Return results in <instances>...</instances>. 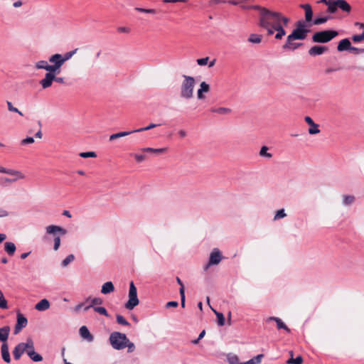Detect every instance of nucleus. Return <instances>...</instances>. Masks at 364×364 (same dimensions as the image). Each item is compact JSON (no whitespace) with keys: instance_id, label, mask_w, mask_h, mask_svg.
Segmentation results:
<instances>
[{"instance_id":"obj_59","label":"nucleus","mask_w":364,"mask_h":364,"mask_svg":"<svg viewBox=\"0 0 364 364\" xmlns=\"http://www.w3.org/2000/svg\"><path fill=\"white\" fill-rule=\"evenodd\" d=\"M34 142V139L33 137H31V136H28L26 137V139H23L21 142V144L22 145H26V144H32Z\"/></svg>"},{"instance_id":"obj_37","label":"nucleus","mask_w":364,"mask_h":364,"mask_svg":"<svg viewBox=\"0 0 364 364\" xmlns=\"http://www.w3.org/2000/svg\"><path fill=\"white\" fill-rule=\"evenodd\" d=\"M28 355L34 362H40L43 360V357L40 354L35 352V350L28 352Z\"/></svg>"},{"instance_id":"obj_13","label":"nucleus","mask_w":364,"mask_h":364,"mask_svg":"<svg viewBox=\"0 0 364 364\" xmlns=\"http://www.w3.org/2000/svg\"><path fill=\"white\" fill-rule=\"evenodd\" d=\"M274 321L277 323V327L278 329H284L286 332L290 333L291 330L287 327V326L282 321L281 318L274 316H270L267 318L266 321L269 322Z\"/></svg>"},{"instance_id":"obj_28","label":"nucleus","mask_w":364,"mask_h":364,"mask_svg":"<svg viewBox=\"0 0 364 364\" xmlns=\"http://www.w3.org/2000/svg\"><path fill=\"white\" fill-rule=\"evenodd\" d=\"M142 151L152 153L155 154H161L167 151V148L154 149L151 147L143 148L141 149Z\"/></svg>"},{"instance_id":"obj_25","label":"nucleus","mask_w":364,"mask_h":364,"mask_svg":"<svg viewBox=\"0 0 364 364\" xmlns=\"http://www.w3.org/2000/svg\"><path fill=\"white\" fill-rule=\"evenodd\" d=\"M114 291V287L112 282H107L103 284L101 289V293L103 294H107Z\"/></svg>"},{"instance_id":"obj_41","label":"nucleus","mask_w":364,"mask_h":364,"mask_svg":"<svg viewBox=\"0 0 364 364\" xmlns=\"http://www.w3.org/2000/svg\"><path fill=\"white\" fill-rule=\"evenodd\" d=\"M75 259V256L73 254L68 255L62 262V267H67L70 262Z\"/></svg>"},{"instance_id":"obj_22","label":"nucleus","mask_w":364,"mask_h":364,"mask_svg":"<svg viewBox=\"0 0 364 364\" xmlns=\"http://www.w3.org/2000/svg\"><path fill=\"white\" fill-rule=\"evenodd\" d=\"M350 47H351V43H350L349 39L344 38L339 42L338 46H337V50L338 51H343V50H350Z\"/></svg>"},{"instance_id":"obj_57","label":"nucleus","mask_w":364,"mask_h":364,"mask_svg":"<svg viewBox=\"0 0 364 364\" xmlns=\"http://www.w3.org/2000/svg\"><path fill=\"white\" fill-rule=\"evenodd\" d=\"M352 39L355 43L360 42L361 41L364 40V34L362 33L359 35H354L353 36Z\"/></svg>"},{"instance_id":"obj_10","label":"nucleus","mask_w":364,"mask_h":364,"mask_svg":"<svg viewBox=\"0 0 364 364\" xmlns=\"http://www.w3.org/2000/svg\"><path fill=\"white\" fill-rule=\"evenodd\" d=\"M27 318L21 313L17 314V321L14 328V334H18L23 328L27 326Z\"/></svg>"},{"instance_id":"obj_61","label":"nucleus","mask_w":364,"mask_h":364,"mask_svg":"<svg viewBox=\"0 0 364 364\" xmlns=\"http://www.w3.org/2000/svg\"><path fill=\"white\" fill-rule=\"evenodd\" d=\"M350 50L354 53L355 54H360L361 53H363L364 48H358L351 46Z\"/></svg>"},{"instance_id":"obj_55","label":"nucleus","mask_w":364,"mask_h":364,"mask_svg":"<svg viewBox=\"0 0 364 364\" xmlns=\"http://www.w3.org/2000/svg\"><path fill=\"white\" fill-rule=\"evenodd\" d=\"M135 10H136L139 12L146 13V14H156V11L154 9H143V8L136 7V8H135Z\"/></svg>"},{"instance_id":"obj_18","label":"nucleus","mask_w":364,"mask_h":364,"mask_svg":"<svg viewBox=\"0 0 364 364\" xmlns=\"http://www.w3.org/2000/svg\"><path fill=\"white\" fill-rule=\"evenodd\" d=\"M295 39H289V35L287 38L286 43L282 46L284 50H294L302 44L299 43H293Z\"/></svg>"},{"instance_id":"obj_4","label":"nucleus","mask_w":364,"mask_h":364,"mask_svg":"<svg viewBox=\"0 0 364 364\" xmlns=\"http://www.w3.org/2000/svg\"><path fill=\"white\" fill-rule=\"evenodd\" d=\"M308 26L304 21H298L296 23V28L289 34V39L304 40L309 32Z\"/></svg>"},{"instance_id":"obj_1","label":"nucleus","mask_w":364,"mask_h":364,"mask_svg":"<svg viewBox=\"0 0 364 364\" xmlns=\"http://www.w3.org/2000/svg\"><path fill=\"white\" fill-rule=\"evenodd\" d=\"M255 8L259 11V25L267 31L268 36H272L274 33V28L278 25L283 23L284 26H287L289 22V18L284 16L279 12L272 11L259 6H256Z\"/></svg>"},{"instance_id":"obj_46","label":"nucleus","mask_w":364,"mask_h":364,"mask_svg":"<svg viewBox=\"0 0 364 364\" xmlns=\"http://www.w3.org/2000/svg\"><path fill=\"white\" fill-rule=\"evenodd\" d=\"M337 11V5H336V1H328V11L331 14H333Z\"/></svg>"},{"instance_id":"obj_49","label":"nucleus","mask_w":364,"mask_h":364,"mask_svg":"<svg viewBox=\"0 0 364 364\" xmlns=\"http://www.w3.org/2000/svg\"><path fill=\"white\" fill-rule=\"evenodd\" d=\"M94 311L101 315H104L105 316H109V314L107 313V311L105 307L102 306H96L94 307Z\"/></svg>"},{"instance_id":"obj_44","label":"nucleus","mask_w":364,"mask_h":364,"mask_svg":"<svg viewBox=\"0 0 364 364\" xmlns=\"http://www.w3.org/2000/svg\"><path fill=\"white\" fill-rule=\"evenodd\" d=\"M127 347V352L132 353L135 350V345L134 343L131 342L129 339L127 338V341H126V343L124 344V348Z\"/></svg>"},{"instance_id":"obj_56","label":"nucleus","mask_w":364,"mask_h":364,"mask_svg":"<svg viewBox=\"0 0 364 364\" xmlns=\"http://www.w3.org/2000/svg\"><path fill=\"white\" fill-rule=\"evenodd\" d=\"M208 60H209L208 57L199 58L197 60V63L198 65L203 66V65H206L208 64Z\"/></svg>"},{"instance_id":"obj_27","label":"nucleus","mask_w":364,"mask_h":364,"mask_svg":"<svg viewBox=\"0 0 364 364\" xmlns=\"http://www.w3.org/2000/svg\"><path fill=\"white\" fill-rule=\"evenodd\" d=\"M284 26H284L283 23H281L280 25H278L277 28H274V32H277L274 38L277 40L282 39L286 35V31L284 28Z\"/></svg>"},{"instance_id":"obj_21","label":"nucleus","mask_w":364,"mask_h":364,"mask_svg":"<svg viewBox=\"0 0 364 364\" xmlns=\"http://www.w3.org/2000/svg\"><path fill=\"white\" fill-rule=\"evenodd\" d=\"M336 5H337V9H340L348 13L350 11L351 7L346 0H336Z\"/></svg>"},{"instance_id":"obj_6","label":"nucleus","mask_w":364,"mask_h":364,"mask_svg":"<svg viewBox=\"0 0 364 364\" xmlns=\"http://www.w3.org/2000/svg\"><path fill=\"white\" fill-rule=\"evenodd\" d=\"M338 32L336 31H322L316 32L312 36V41L314 43H328L333 38L338 36Z\"/></svg>"},{"instance_id":"obj_50","label":"nucleus","mask_w":364,"mask_h":364,"mask_svg":"<svg viewBox=\"0 0 364 364\" xmlns=\"http://www.w3.org/2000/svg\"><path fill=\"white\" fill-rule=\"evenodd\" d=\"M330 18L329 16H323L320 18H316L314 20V24L320 25L326 23Z\"/></svg>"},{"instance_id":"obj_20","label":"nucleus","mask_w":364,"mask_h":364,"mask_svg":"<svg viewBox=\"0 0 364 364\" xmlns=\"http://www.w3.org/2000/svg\"><path fill=\"white\" fill-rule=\"evenodd\" d=\"M1 357L4 362L9 363L11 362V357L9 350V346L6 343H4L1 347Z\"/></svg>"},{"instance_id":"obj_52","label":"nucleus","mask_w":364,"mask_h":364,"mask_svg":"<svg viewBox=\"0 0 364 364\" xmlns=\"http://www.w3.org/2000/svg\"><path fill=\"white\" fill-rule=\"evenodd\" d=\"M286 215H286L284 209L279 210L275 213L274 220H279L281 218H284V217H286Z\"/></svg>"},{"instance_id":"obj_5","label":"nucleus","mask_w":364,"mask_h":364,"mask_svg":"<svg viewBox=\"0 0 364 364\" xmlns=\"http://www.w3.org/2000/svg\"><path fill=\"white\" fill-rule=\"evenodd\" d=\"M126 341H127L126 334L120 332L114 331L109 336L110 344L116 350L124 349Z\"/></svg>"},{"instance_id":"obj_16","label":"nucleus","mask_w":364,"mask_h":364,"mask_svg":"<svg viewBox=\"0 0 364 364\" xmlns=\"http://www.w3.org/2000/svg\"><path fill=\"white\" fill-rule=\"evenodd\" d=\"M300 7L304 9L305 11V21L306 23H309L312 21L313 18V11L310 4H301Z\"/></svg>"},{"instance_id":"obj_62","label":"nucleus","mask_w":364,"mask_h":364,"mask_svg":"<svg viewBox=\"0 0 364 364\" xmlns=\"http://www.w3.org/2000/svg\"><path fill=\"white\" fill-rule=\"evenodd\" d=\"M180 296H181V306L184 307L185 306L186 297H185V291H183V289H181L180 291Z\"/></svg>"},{"instance_id":"obj_14","label":"nucleus","mask_w":364,"mask_h":364,"mask_svg":"<svg viewBox=\"0 0 364 364\" xmlns=\"http://www.w3.org/2000/svg\"><path fill=\"white\" fill-rule=\"evenodd\" d=\"M328 50V48L323 46H314L309 50V54L311 56L322 55Z\"/></svg>"},{"instance_id":"obj_39","label":"nucleus","mask_w":364,"mask_h":364,"mask_svg":"<svg viewBox=\"0 0 364 364\" xmlns=\"http://www.w3.org/2000/svg\"><path fill=\"white\" fill-rule=\"evenodd\" d=\"M269 148L266 146H263L259 151V155L262 157H266L270 159L272 157V154L268 152Z\"/></svg>"},{"instance_id":"obj_15","label":"nucleus","mask_w":364,"mask_h":364,"mask_svg":"<svg viewBox=\"0 0 364 364\" xmlns=\"http://www.w3.org/2000/svg\"><path fill=\"white\" fill-rule=\"evenodd\" d=\"M79 333L80 336L88 342H92L94 340L93 336L85 326H82L80 328Z\"/></svg>"},{"instance_id":"obj_33","label":"nucleus","mask_w":364,"mask_h":364,"mask_svg":"<svg viewBox=\"0 0 364 364\" xmlns=\"http://www.w3.org/2000/svg\"><path fill=\"white\" fill-rule=\"evenodd\" d=\"M132 133H136V132H134V130H132L130 132H118L116 134H113L110 135L109 140L113 141V140L119 139L120 137L128 136Z\"/></svg>"},{"instance_id":"obj_29","label":"nucleus","mask_w":364,"mask_h":364,"mask_svg":"<svg viewBox=\"0 0 364 364\" xmlns=\"http://www.w3.org/2000/svg\"><path fill=\"white\" fill-rule=\"evenodd\" d=\"M262 36L261 34L251 33L247 41L253 44H259L262 42Z\"/></svg>"},{"instance_id":"obj_48","label":"nucleus","mask_w":364,"mask_h":364,"mask_svg":"<svg viewBox=\"0 0 364 364\" xmlns=\"http://www.w3.org/2000/svg\"><path fill=\"white\" fill-rule=\"evenodd\" d=\"M117 322L123 326H129V323L122 315L117 314L116 316Z\"/></svg>"},{"instance_id":"obj_53","label":"nucleus","mask_w":364,"mask_h":364,"mask_svg":"<svg viewBox=\"0 0 364 364\" xmlns=\"http://www.w3.org/2000/svg\"><path fill=\"white\" fill-rule=\"evenodd\" d=\"M158 126H159V124H150L149 126H147L146 127H142V128H140V129H134V132H135L136 133V132H144V131H148V130H150V129H151L153 128H155V127H156Z\"/></svg>"},{"instance_id":"obj_58","label":"nucleus","mask_w":364,"mask_h":364,"mask_svg":"<svg viewBox=\"0 0 364 364\" xmlns=\"http://www.w3.org/2000/svg\"><path fill=\"white\" fill-rule=\"evenodd\" d=\"M132 155L134 157L135 160L139 163L142 162L145 160V156L143 154H134Z\"/></svg>"},{"instance_id":"obj_36","label":"nucleus","mask_w":364,"mask_h":364,"mask_svg":"<svg viewBox=\"0 0 364 364\" xmlns=\"http://www.w3.org/2000/svg\"><path fill=\"white\" fill-rule=\"evenodd\" d=\"M355 197L351 195H344L343 196V203L345 205H350L355 202Z\"/></svg>"},{"instance_id":"obj_12","label":"nucleus","mask_w":364,"mask_h":364,"mask_svg":"<svg viewBox=\"0 0 364 364\" xmlns=\"http://www.w3.org/2000/svg\"><path fill=\"white\" fill-rule=\"evenodd\" d=\"M305 122L310 125V128L309 129V134H316L320 132V129H318V125L316 124L313 119L309 117H305Z\"/></svg>"},{"instance_id":"obj_54","label":"nucleus","mask_w":364,"mask_h":364,"mask_svg":"<svg viewBox=\"0 0 364 364\" xmlns=\"http://www.w3.org/2000/svg\"><path fill=\"white\" fill-rule=\"evenodd\" d=\"M79 155L82 158H90L97 156L96 153L94 151L81 152Z\"/></svg>"},{"instance_id":"obj_17","label":"nucleus","mask_w":364,"mask_h":364,"mask_svg":"<svg viewBox=\"0 0 364 364\" xmlns=\"http://www.w3.org/2000/svg\"><path fill=\"white\" fill-rule=\"evenodd\" d=\"M0 173H6L11 176L16 177V178H24L25 176L20 171L14 169H9L4 167L0 166Z\"/></svg>"},{"instance_id":"obj_23","label":"nucleus","mask_w":364,"mask_h":364,"mask_svg":"<svg viewBox=\"0 0 364 364\" xmlns=\"http://www.w3.org/2000/svg\"><path fill=\"white\" fill-rule=\"evenodd\" d=\"M210 90V86L205 82H202L200 85V88L198 90L197 96L199 100L204 99L203 92H208Z\"/></svg>"},{"instance_id":"obj_26","label":"nucleus","mask_w":364,"mask_h":364,"mask_svg":"<svg viewBox=\"0 0 364 364\" xmlns=\"http://www.w3.org/2000/svg\"><path fill=\"white\" fill-rule=\"evenodd\" d=\"M16 245L12 242H6L4 244V251L10 256H13L16 252Z\"/></svg>"},{"instance_id":"obj_24","label":"nucleus","mask_w":364,"mask_h":364,"mask_svg":"<svg viewBox=\"0 0 364 364\" xmlns=\"http://www.w3.org/2000/svg\"><path fill=\"white\" fill-rule=\"evenodd\" d=\"M50 307V302L46 299H41L35 306V309L39 311H43L48 309Z\"/></svg>"},{"instance_id":"obj_31","label":"nucleus","mask_w":364,"mask_h":364,"mask_svg":"<svg viewBox=\"0 0 364 364\" xmlns=\"http://www.w3.org/2000/svg\"><path fill=\"white\" fill-rule=\"evenodd\" d=\"M291 358L287 361V364H301L303 358L301 355L297 356L296 358H293L294 353L292 350L289 351Z\"/></svg>"},{"instance_id":"obj_64","label":"nucleus","mask_w":364,"mask_h":364,"mask_svg":"<svg viewBox=\"0 0 364 364\" xmlns=\"http://www.w3.org/2000/svg\"><path fill=\"white\" fill-rule=\"evenodd\" d=\"M178 134L180 138L183 139L187 136V132L184 129H180L178 131Z\"/></svg>"},{"instance_id":"obj_2","label":"nucleus","mask_w":364,"mask_h":364,"mask_svg":"<svg viewBox=\"0 0 364 364\" xmlns=\"http://www.w3.org/2000/svg\"><path fill=\"white\" fill-rule=\"evenodd\" d=\"M183 81L181 85V97L189 100L193 96V89L196 81L193 77L183 75Z\"/></svg>"},{"instance_id":"obj_11","label":"nucleus","mask_w":364,"mask_h":364,"mask_svg":"<svg viewBox=\"0 0 364 364\" xmlns=\"http://www.w3.org/2000/svg\"><path fill=\"white\" fill-rule=\"evenodd\" d=\"M55 74L53 72L46 73L45 77L40 81V85L43 89H47L52 85L55 79Z\"/></svg>"},{"instance_id":"obj_60","label":"nucleus","mask_w":364,"mask_h":364,"mask_svg":"<svg viewBox=\"0 0 364 364\" xmlns=\"http://www.w3.org/2000/svg\"><path fill=\"white\" fill-rule=\"evenodd\" d=\"M131 29L129 27L126 26H121L117 28V31L119 33H129L130 32Z\"/></svg>"},{"instance_id":"obj_63","label":"nucleus","mask_w":364,"mask_h":364,"mask_svg":"<svg viewBox=\"0 0 364 364\" xmlns=\"http://www.w3.org/2000/svg\"><path fill=\"white\" fill-rule=\"evenodd\" d=\"M178 306V303L176 301H168L166 304V308L177 307Z\"/></svg>"},{"instance_id":"obj_38","label":"nucleus","mask_w":364,"mask_h":364,"mask_svg":"<svg viewBox=\"0 0 364 364\" xmlns=\"http://www.w3.org/2000/svg\"><path fill=\"white\" fill-rule=\"evenodd\" d=\"M263 357L262 354L257 355L247 362L242 363V364H259Z\"/></svg>"},{"instance_id":"obj_32","label":"nucleus","mask_w":364,"mask_h":364,"mask_svg":"<svg viewBox=\"0 0 364 364\" xmlns=\"http://www.w3.org/2000/svg\"><path fill=\"white\" fill-rule=\"evenodd\" d=\"M9 327L6 326L0 328V341L5 342L8 339L9 334Z\"/></svg>"},{"instance_id":"obj_30","label":"nucleus","mask_w":364,"mask_h":364,"mask_svg":"<svg viewBox=\"0 0 364 364\" xmlns=\"http://www.w3.org/2000/svg\"><path fill=\"white\" fill-rule=\"evenodd\" d=\"M35 68L36 69H43L48 72H50V65L48 63L46 60H39L36 63Z\"/></svg>"},{"instance_id":"obj_8","label":"nucleus","mask_w":364,"mask_h":364,"mask_svg":"<svg viewBox=\"0 0 364 364\" xmlns=\"http://www.w3.org/2000/svg\"><path fill=\"white\" fill-rule=\"evenodd\" d=\"M48 61L51 63L50 65V72L54 73H59L60 68L64 64L63 60V55L61 54H54L49 58Z\"/></svg>"},{"instance_id":"obj_47","label":"nucleus","mask_w":364,"mask_h":364,"mask_svg":"<svg viewBox=\"0 0 364 364\" xmlns=\"http://www.w3.org/2000/svg\"><path fill=\"white\" fill-rule=\"evenodd\" d=\"M8 109L10 112H16L19 115L23 116V113L16 107H14L12 103L9 101L6 102Z\"/></svg>"},{"instance_id":"obj_35","label":"nucleus","mask_w":364,"mask_h":364,"mask_svg":"<svg viewBox=\"0 0 364 364\" xmlns=\"http://www.w3.org/2000/svg\"><path fill=\"white\" fill-rule=\"evenodd\" d=\"M24 348H25V352L28 354V352H31V351H33L35 350H34V344H33V341L32 339L31 338H28L26 340V342L24 343Z\"/></svg>"},{"instance_id":"obj_45","label":"nucleus","mask_w":364,"mask_h":364,"mask_svg":"<svg viewBox=\"0 0 364 364\" xmlns=\"http://www.w3.org/2000/svg\"><path fill=\"white\" fill-rule=\"evenodd\" d=\"M0 308L6 309L8 308L7 301L4 298V294L0 289Z\"/></svg>"},{"instance_id":"obj_40","label":"nucleus","mask_w":364,"mask_h":364,"mask_svg":"<svg viewBox=\"0 0 364 364\" xmlns=\"http://www.w3.org/2000/svg\"><path fill=\"white\" fill-rule=\"evenodd\" d=\"M228 361L229 364H242V363H240L239 358L236 355H229L228 356Z\"/></svg>"},{"instance_id":"obj_34","label":"nucleus","mask_w":364,"mask_h":364,"mask_svg":"<svg viewBox=\"0 0 364 364\" xmlns=\"http://www.w3.org/2000/svg\"><path fill=\"white\" fill-rule=\"evenodd\" d=\"M212 112L218 113L219 114H228L231 112V109L228 107H218V108H213L211 109Z\"/></svg>"},{"instance_id":"obj_19","label":"nucleus","mask_w":364,"mask_h":364,"mask_svg":"<svg viewBox=\"0 0 364 364\" xmlns=\"http://www.w3.org/2000/svg\"><path fill=\"white\" fill-rule=\"evenodd\" d=\"M24 343H18L13 350V355L15 360H18L20 359L21 355L25 353Z\"/></svg>"},{"instance_id":"obj_51","label":"nucleus","mask_w":364,"mask_h":364,"mask_svg":"<svg viewBox=\"0 0 364 364\" xmlns=\"http://www.w3.org/2000/svg\"><path fill=\"white\" fill-rule=\"evenodd\" d=\"M103 303V300L100 297H95L90 300V306L94 309L95 305H100Z\"/></svg>"},{"instance_id":"obj_9","label":"nucleus","mask_w":364,"mask_h":364,"mask_svg":"<svg viewBox=\"0 0 364 364\" xmlns=\"http://www.w3.org/2000/svg\"><path fill=\"white\" fill-rule=\"evenodd\" d=\"M222 259L221 253L217 248L213 249L210 255V259L208 263L205 266V270H207L211 265L218 264Z\"/></svg>"},{"instance_id":"obj_42","label":"nucleus","mask_w":364,"mask_h":364,"mask_svg":"<svg viewBox=\"0 0 364 364\" xmlns=\"http://www.w3.org/2000/svg\"><path fill=\"white\" fill-rule=\"evenodd\" d=\"M215 315L218 318V324L220 326H223L225 325V319L224 315L222 313L215 311Z\"/></svg>"},{"instance_id":"obj_3","label":"nucleus","mask_w":364,"mask_h":364,"mask_svg":"<svg viewBox=\"0 0 364 364\" xmlns=\"http://www.w3.org/2000/svg\"><path fill=\"white\" fill-rule=\"evenodd\" d=\"M46 232L47 235L54 237L53 250L57 251L60 246V237L66 235L67 230L60 226L50 225L46 228Z\"/></svg>"},{"instance_id":"obj_7","label":"nucleus","mask_w":364,"mask_h":364,"mask_svg":"<svg viewBox=\"0 0 364 364\" xmlns=\"http://www.w3.org/2000/svg\"><path fill=\"white\" fill-rule=\"evenodd\" d=\"M129 299L125 304V308L128 310H132L136 307L139 303V299L137 297V290L133 282H130L129 290Z\"/></svg>"},{"instance_id":"obj_43","label":"nucleus","mask_w":364,"mask_h":364,"mask_svg":"<svg viewBox=\"0 0 364 364\" xmlns=\"http://www.w3.org/2000/svg\"><path fill=\"white\" fill-rule=\"evenodd\" d=\"M77 50V48H75L73 50L67 52L63 55V63H65L67 60H70L73 56V55L76 53Z\"/></svg>"}]
</instances>
